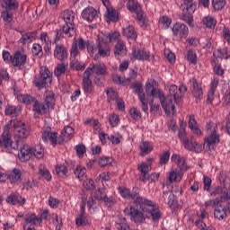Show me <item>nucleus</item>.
Here are the masks:
<instances>
[{"label":"nucleus","mask_w":230,"mask_h":230,"mask_svg":"<svg viewBox=\"0 0 230 230\" xmlns=\"http://www.w3.org/2000/svg\"><path fill=\"white\" fill-rule=\"evenodd\" d=\"M119 39H121V34H119V31H113V32H110L106 35L105 41L109 43V42H116V40H117V42H118L119 40H121Z\"/></svg>","instance_id":"obj_41"},{"label":"nucleus","mask_w":230,"mask_h":230,"mask_svg":"<svg viewBox=\"0 0 230 230\" xmlns=\"http://www.w3.org/2000/svg\"><path fill=\"white\" fill-rule=\"evenodd\" d=\"M178 136L181 141H182V143L188 139V137L186 134V124L181 125Z\"/></svg>","instance_id":"obj_49"},{"label":"nucleus","mask_w":230,"mask_h":230,"mask_svg":"<svg viewBox=\"0 0 230 230\" xmlns=\"http://www.w3.org/2000/svg\"><path fill=\"white\" fill-rule=\"evenodd\" d=\"M62 31H56V38L54 40V44H57L58 40H60V37L62 35H65L66 38L71 39L72 37H75L76 35V29L75 28V24L73 23H65L62 26Z\"/></svg>","instance_id":"obj_7"},{"label":"nucleus","mask_w":230,"mask_h":230,"mask_svg":"<svg viewBox=\"0 0 230 230\" xmlns=\"http://www.w3.org/2000/svg\"><path fill=\"white\" fill-rule=\"evenodd\" d=\"M83 87L84 93H92L93 92V81L86 80L83 81Z\"/></svg>","instance_id":"obj_59"},{"label":"nucleus","mask_w":230,"mask_h":230,"mask_svg":"<svg viewBox=\"0 0 230 230\" xmlns=\"http://www.w3.org/2000/svg\"><path fill=\"white\" fill-rule=\"evenodd\" d=\"M67 71V65L65 63L58 64L57 67L54 70L55 76H61V75H64Z\"/></svg>","instance_id":"obj_43"},{"label":"nucleus","mask_w":230,"mask_h":230,"mask_svg":"<svg viewBox=\"0 0 230 230\" xmlns=\"http://www.w3.org/2000/svg\"><path fill=\"white\" fill-rule=\"evenodd\" d=\"M196 226L197 227H199V229L200 230H215V227H213L212 226H208L206 225V223H204V221H202V219H198L196 221Z\"/></svg>","instance_id":"obj_51"},{"label":"nucleus","mask_w":230,"mask_h":230,"mask_svg":"<svg viewBox=\"0 0 230 230\" xmlns=\"http://www.w3.org/2000/svg\"><path fill=\"white\" fill-rule=\"evenodd\" d=\"M71 66L75 69V71H84L85 69V65L80 63V61L76 59H72Z\"/></svg>","instance_id":"obj_50"},{"label":"nucleus","mask_w":230,"mask_h":230,"mask_svg":"<svg viewBox=\"0 0 230 230\" xmlns=\"http://www.w3.org/2000/svg\"><path fill=\"white\" fill-rule=\"evenodd\" d=\"M48 218V210L41 213L40 217L35 216V214H28L25 217L26 224H31V226H40L42 220Z\"/></svg>","instance_id":"obj_11"},{"label":"nucleus","mask_w":230,"mask_h":230,"mask_svg":"<svg viewBox=\"0 0 230 230\" xmlns=\"http://www.w3.org/2000/svg\"><path fill=\"white\" fill-rule=\"evenodd\" d=\"M172 33L175 35V37L186 39L189 33L188 26H186L184 23L176 22L172 27Z\"/></svg>","instance_id":"obj_12"},{"label":"nucleus","mask_w":230,"mask_h":230,"mask_svg":"<svg viewBox=\"0 0 230 230\" xmlns=\"http://www.w3.org/2000/svg\"><path fill=\"white\" fill-rule=\"evenodd\" d=\"M97 49L100 57L105 58L111 56V45L107 41H103V40H99Z\"/></svg>","instance_id":"obj_17"},{"label":"nucleus","mask_w":230,"mask_h":230,"mask_svg":"<svg viewBox=\"0 0 230 230\" xmlns=\"http://www.w3.org/2000/svg\"><path fill=\"white\" fill-rule=\"evenodd\" d=\"M14 127V134L19 139H26L30 136V126L25 125L22 121L12 120V125Z\"/></svg>","instance_id":"obj_10"},{"label":"nucleus","mask_w":230,"mask_h":230,"mask_svg":"<svg viewBox=\"0 0 230 230\" xmlns=\"http://www.w3.org/2000/svg\"><path fill=\"white\" fill-rule=\"evenodd\" d=\"M132 88L134 89V93L138 95L142 111L144 112H148V101L146 100V95L143 93V84L135 83L132 85Z\"/></svg>","instance_id":"obj_9"},{"label":"nucleus","mask_w":230,"mask_h":230,"mask_svg":"<svg viewBox=\"0 0 230 230\" xmlns=\"http://www.w3.org/2000/svg\"><path fill=\"white\" fill-rule=\"evenodd\" d=\"M46 107L53 109L55 107V93L51 91H46L44 93V102Z\"/></svg>","instance_id":"obj_23"},{"label":"nucleus","mask_w":230,"mask_h":230,"mask_svg":"<svg viewBox=\"0 0 230 230\" xmlns=\"http://www.w3.org/2000/svg\"><path fill=\"white\" fill-rule=\"evenodd\" d=\"M6 201L8 204H13V206H15V204H19L20 206H24L26 204V199L22 198L20 195H10Z\"/></svg>","instance_id":"obj_26"},{"label":"nucleus","mask_w":230,"mask_h":230,"mask_svg":"<svg viewBox=\"0 0 230 230\" xmlns=\"http://www.w3.org/2000/svg\"><path fill=\"white\" fill-rule=\"evenodd\" d=\"M5 116H12L17 118L21 114V108L17 106H7L4 111Z\"/></svg>","instance_id":"obj_35"},{"label":"nucleus","mask_w":230,"mask_h":230,"mask_svg":"<svg viewBox=\"0 0 230 230\" xmlns=\"http://www.w3.org/2000/svg\"><path fill=\"white\" fill-rule=\"evenodd\" d=\"M190 83L192 84V87H193L192 94L196 98V100L202 98V94H203L202 87L199 85V83H197V80L192 79Z\"/></svg>","instance_id":"obj_31"},{"label":"nucleus","mask_w":230,"mask_h":230,"mask_svg":"<svg viewBox=\"0 0 230 230\" xmlns=\"http://www.w3.org/2000/svg\"><path fill=\"white\" fill-rule=\"evenodd\" d=\"M39 174L43 177V179H46V181H49L51 179V173H49V171H48V169L43 165L40 166Z\"/></svg>","instance_id":"obj_46"},{"label":"nucleus","mask_w":230,"mask_h":230,"mask_svg":"<svg viewBox=\"0 0 230 230\" xmlns=\"http://www.w3.org/2000/svg\"><path fill=\"white\" fill-rule=\"evenodd\" d=\"M2 19L7 26H12L13 24V14L8 10L2 12Z\"/></svg>","instance_id":"obj_39"},{"label":"nucleus","mask_w":230,"mask_h":230,"mask_svg":"<svg viewBox=\"0 0 230 230\" xmlns=\"http://www.w3.org/2000/svg\"><path fill=\"white\" fill-rule=\"evenodd\" d=\"M82 18L87 22H93V21L98 19V12L94 7H87L82 12Z\"/></svg>","instance_id":"obj_16"},{"label":"nucleus","mask_w":230,"mask_h":230,"mask_svg":"<svg viewBox=\"0 0 230 230\" xmlns=\"http://www.w3.org/2000/svg\"><path fill=\"white\" fill-rule=\"evenodd\" d=\"M171 161L177 164L178 168L180 169L178 171V177H180V179H182L184 173H186V172L190 170V166L186 164V158L184 156H181V155L173 154L171 157Z\"/></svg>","instance_id":"obj_8"},{"label":"nucleus","mask_w":230,"mask_h":230,"mask_svg":"<svg viewBox=\"0 0 230 230\" xmlns=\"http://www.w3.org/2000/svg\"><path fill=\"white\" fill-rule=\"evenodd\" d=\"M181 10H187V12H195L197 4L193 3V0H183V4L181 5Z\"/></svg>","instance_id":"obj_37"},{"label":"nucleus","mask_w":230,"mask_h":230,"mask_svg":"<svg viewBox=\"0 0 230 230\" xmlns=\"http://www.w3.org/2000/svg\"><path fill=\"white\" fill-rule=\"evenodd\" d=\"M111 159L109 156H102L98 160L99 166H102V167L111 164Z\"/></svg>","instance_id":"obj_58"},{"label":"nucleus","mask_w":230,"mask_h":230,"mask_svg":"<svg viewBox=\"0 0 230 230\" xmlns=\"http://www.w3.org/2000/svg\"><path fill=\"white\" fill-rule=\"evenodd\" d=\"M86 123L93 125V129L95 130V134L96 132H100V127H102V124H100V121L92 119L86 120Z\"/></svg>","instance_id":"obj_63"},{"label":"nucleus","mask_w":230,"mask_h":230,"mask_svg":"<svg viewBox=\"0 0 230 230\" xmlns=\"http://www.w3.org/2000/svg\"><path fill=\"white\" fill-rule=\"evenodd\" d=\"M33 156L36 159H42L44 157V148H42V146H36L31 148L28 145H24L20 149V153H18V157L21 161H30Z\"/></svg>","instance_id":"obj_3"},{"label":"nucleus","mask_w":230,"mask_h":230,"mask_svg":"<svg viewBox=\"0 0 230 230\" xmlns=\"http://www.w3.org/2000/svg\"><path fill=\"white\" fill-rule=\"evenodd\" d=\"M33 82L36 87H40L41 89L46 87V85L51 83V73H49V69L46 66H41L40 75H36Z\"/></svg>","instance_id":"obj_6"},{"label":"nucleus","mask_w":230,"mask_h":230,"mask_svg":"<svg viewBox=\"0 0 230 230\" xmlns=\"http://www.w3.org/2000/svg\"><path fill=\"white\" fill-rule=\"evenodd\" d=\"M54 57L58 60H60L61 62L64 60H66L67 58V49L64 47L62 44L56 45V48L54 49Z\"/></svg>","instance_id":"obj_18"},{"label":"nucleus","mask_w":230,"mask_h":230,"mask_svg":"<svg viewBox=\"0 0 230 230\" xmlns=\"http://www.w3.org/2000/svg\"><path fill=\"white\" fill-rule=\"evenodd\" d=\"M16 8H19V4L15 0H6L7 10H15Z\"/></svg>","instance_id":"obj_64"},{"label":"nucleus","mask_w":230,"mask_h":230,"mask_svg":"<svg viewBox=\"0 0 230 230\" xmlns=\"http://www.w3.org/2000/svg\"><path fill=\"white\" fill-rule=\"evenodd\" d=\"M132 58L135 60H150V52H146L145 49H134Z\"/></svg>","instance_id":"obj_22"},{"label":"nucleus","mask_w":230,"mask_h":230,"mask_svg":"<svg viewBox=\"0 0 230 230\" xmlns=\"http://www.w3.org/2000/svg\"><path fill=\"white\" fill-rule=\"evenodd\" d=\"M222 196L219 199L220 202H226V200H230V190L224 186L222 188Z\"/></svg>","instance_id":"obj_47"},{"label":"nucleus","mask_w":230,"mask_h":230,"mask_svg":"<svg viewBox=\"0 0 230 230\" xmlns=\"http://www.w3.org/2000/svg\"><path fill=\"white\" fill-rule=\"evenodd\" d=\"M158 98L164 111H165V114H168L169 116H173V114H175V103L177 101H175V99H172V96H164V92H160Z\"/></svg>","instance_id":"obj_5"},{"label":"nucleus","mask_w":230,"mask_h":230,"mask_svg":"<svg viewBox=\"0 0 230 230\" xmlns=\"http://www.w3.org/2000/svg\"><path fill=\"white\" fill-rule=\"evenodd\" d=\"M61 16L65 21V24H75V12L66 10L62 13Z\"/></svg>","instance_id":"obj_30"},{"label":"nucleus","mask_w":230,"mask_h":230,"mask_svg":"<svg viewBox=\"0 0 230 230\" xmlns=\"http://www.w3.org/2000/svg\"><path fill=\"white\" fill-rule=\"evenodd\" d=\"M136 207H127L124 209L125 215L130 217L131 220L136 224H143L146 218H152L153 222H159L161 218V212L154 204V201L145 199L137 198L134 200Z\"/></svg>","instance_id":"obj_1"},{"label":"nucleus","mask_w":230,"mask_h":230,"mask_svg":"<svg viewBox=\"0 0 230 230\" xmlns=\"http://www.w3.org/2000/svg\"><path fill=\"white\" fill-rule=\"evenodd\" d=\"M169 93L170 94L168 96H171V98L175 102H177L179 98H182V94H181L178 85L172 84L169 88Z\"/></svg>","instance_id":"obj_34"},{"label":"nucleus","mask_w":230,"mask_h":230,"mask_svg":"<svg viewBox=\"0 0 230 230\" xmlns=\"http://www.w3.org/2000/svg\"><path fill=\"white\" fill-rule=\"evenodd\" d=\"M105 93L110 100H116L118 98V92L112 88L106 89Z\"/></svg>","instance_id":"obj_60"},{"label":"nucleus","mask_w":230,"mask_h":230,"mask_svg":"<svg viewBox=\"0 0 230 230\" xmlns=\"http://www.w3.org/2000/svg\"><path fill=\"white\" fill-rule=\"evenodd\" d=\"M56 173L58 177H67V167L66 165H58L56 167Z\"/></svg>","instance_id":"obj_48"},{"label":"nucleus","mask_w":230,"mask_h":230,"mask_svg":"<svg viewBox=\"0 0 230 230\" xmlns=\"http://www.w3.org/2000/svg\"><path fill=\"white\" fill-rule=\"evenodd\" d=\"M127 6L130 12H139V3L137 1L128 3Z\"/></svg>","instance_id":"obj_61"},{"label":"nucleus","mask_w":230,"mask_h":230,"mask_svg":"<svg viewBox=\"0 0 230 230\" xmlns=\"http://www.w3.org/2000/svg\"><path fill=\"white\" fill-rule=\"evenodd\" d=\"M183 146L186 150H189L190 152H195L196 154H200L202 152V146L197 143V141L193 140L191 138H187L183 141Z\"/></svg>","instance_id":"obj_14"},{"label":"nucleus","mask_w":230,"mask_h":230,"mask_svg":"<svg viewBox=\"0 0 230 230\" xmlns=\"http://www.w3.org/2000/svg\"><path fill=\"white\" fill-rule=\"evenodd\" d=\"M10 127H12V120L4 126V132L0 137V150L6 152V154H15L19 148V145L17 142L12 140Z\"/></svg>","instance_id":"obj_2"},{"label":"nucleus","mask_w":230,"mask_h":230,"mask_svg":"<svg viewBox=\"0 0 230 230\" xmlns=\"http://www.w3.org/2000/svg\"><path fill=\"white\" fill-rule=\"evenodd\" d=\"M146 93L147 96H152V98H159V94L163 93V91L157 89L155 85H154V82L147 83L146 86Z\"/></svg>","instance_id":"obj_24"},{"label":"nucleus","mask_w":230,"mask_h":230,"mask_svg":"<svg viewBox=\"0 0 230 230\" xmlns=\"http://www.w3.org/2000/svg\"><path fill=\"white\" fill-rule=\"evenodd\" d=\"M109 123L111 127H118V123H119V117L116 114L110 115Z\"/></svg>","instance_id":"obj_57"},{"label":"nucleus","mask_w":230,"mask_h":230,"mask_svg":"<svg viewBox=\"0 0 230 230\" xmlns=\"http://www.w3.org/2000/svg\"><path fill=\"white\" fill-rule=\"evenodd\" d=\"M75 224L78 227H80V226H87V224H89V221H87V217H85L84 215H80L75 219Z\"/></svg>","instance_id":"obj_55"},{"label":"nucleus","mask_w":230,"mask_h":230,"mask_svg":"<svg viewBox=\"0 0 230 230\" xmlns=\"http://www.w3.org/2000/svg\"><path fill=\"white\" fill-rule=\"evenodd\" d=\"M22 172L20 169L14 168L9 174V181L11 184H15V182H20L22 181Z\"/></svg>","instance_id":"obj_28"},{"label":"nucleus","mask_w":230,"mask_h":230,"mask_svg":"<svg viewBox=\"0 0 230 230\" xmlns=\"http://www.w3.org/2000/svg\"><path fill=\"white\" fill-rule=\"evenodd\" d=\"M35 32H27L22 35L20 40L21 42H22V44H31V42H33V40H35Z\"/></svg>","instance_id":"obj_40"},{"label":"nucleus","mask_w":230,"mask_h":230,"mask_svg":"<svg viewBox=\"0 0 230 230\" xmlns=\"http://www.w3.org/2000/svg\"><path fill=\"white\" fill-rule=\"evenodd\" d=\"M122 35L128 40H137V32H136V29L132 25L123 28Z\"/></svg>","instance_id":"obj_20"},{"label":"nucleus","mask_w":230,"mask_h":230,"mask_svg":"<svg viewBox=\"0 0 230 230\" xmlns=\"http://www.w3.org/2000/svg\"><path fill=\"white\" fill-rule=\"evenodd\" d=\"M116 225L115 227L118 230H128V224L127 223V218L123 216H117L116 217Z\"/></svg>","instance_id":"obj_27"},{"label":"nucleus","mask_w":230,"mask_h":230,"mask_svg":"<svg viewBox=\"0 0 230 230\" xmlns=\"http://www.w3.org/2000/svg\"><path fill=\"white\" fill-rule=\"evenodd\" d=\"M139 148L141 150V155H146L150 154L152 150H154V146L152 145V143L145 141L140 144Z\"/></svg>","instance_id":"obj_36"},{"label":"nucleus","mask_w":230,"mask_h":230,"mask_svg":"<svg viewBox=\"0 0 230 230\" xmlns=\"http://www.w3.org/2000/svg\"><path fill=\"white\" fill-rule=\"evenodd\" d=\"M159 22L164 24L165 30H168V28H170V24H172V19H170L168 16H163L160 18Z\"/></svg>","instance_id":"obj_62"},{"label":"nucleus","mask_w":230,"mask_h":230,"mask_svg":"<svg viewBox=\"0 0 230 230\" xmlns=\"http://www.w3.org/2000/svg\"><path fill=\"white\" fill-rule=\"evenodd\" d=\"M129 114L132 119H136L137 121L138 119H141V111L137 110V108H131L129 111Z\"/></svg>","instance_id":"obj_56"},{"label":"nucleus","mask_w":230,"mask_h":230,"mask_svg":"<svg viewBox=\"0 0 230 230\" xmlns=\"http://www.w3.org/2000/svg\"><path fill=\"white\" fill-rule=\"evenodd\" d=\"M187 60L194 66L197 65V54L193 50H189L187 53Z\"/></svg>","instance_id":"obj_52"},{"label":"nucleus","mask_w":230,"mask_h":230,"mask_svg":"<svg viewBox=\"0 0 230 230\" xmlns=\"http://www.w3.org/2000/svg\"><path fill=\"white\" fill-rule=\"evenodd\" d=\"M191 13H193V12H190L186 9L182 10L180 16L181 21H184L189 26H193V15Z\"/></svg>","instance_id":"obj_33"},{"label":"nucleus","mask_w":230,"mask_h":230,"mask_svg":"<svg viewBox=\"0 0 230 230\" xmlns=\"http://www.w3.org/2000/svg\"><path fill=\"white\" fill-rule=\"evenodd\" d=\"M217 143H220V137L217 131H213L208 137L205 138L204 147L206 150H212Z\"/></svg>","instance_id":"obj_13"},{"label":"nucleus","mask_w":230,"mask_h":230,"mask_svg":"<svg viewBox=\"0 0 230 230\" xmlns=\"http://www.w3.org/2000/svg\"><path fill=\"white\" fill-rule=\"evenodd\" d=\"M212 4L214 10H222L226 6V0H213Z\"/></svg>","instance_id":"obj_54"},{"label":"nucleus","mask_w":230,"mask_h":230,"mask_svg":"<svg viewBox=\"0 0 230 230\" xmlns=\"http://www.w3.org/2000/svg\"><path fill=\"white\" fill-rule=\"evenodd\" d=\"M11 64L14 67H21V66H24L26 64V55L21 50L16 51L13 58H11Z\"/></svg>","instance_id":"obj_15"},{"label":"nucleus","mask_w":230,"mask_h":230,"mask_svg":"<svg viewBox=\"0 0 230 230\" xmlns=\"http://www.w3.org/2000/svg\"><path fill=\"white\" fill-rule=\"evenodd\" d=\"M127 55V45L123 40L117 41L114 48V56L116 58H121V57H125Z\"/></svg>","instance_id":"obj_19"},{"label":"nucleus","mask_w":230,"mask_h":230,"mask_svg":"<svg viewBox=\"0 0 230 230\" xmlns=\"http://www.w3.org/2000/svg\"><path fill=\"white\" fill-rule=\"evenodd\" d=\"M101 1L104 4V6L107 8L108 19L112 21V22H117V21H118V13H116L113 9L109 7V6H111V3L109 2V0H101Z\"/></svg>","instance_id":"obj_25"},{"label":"nucleus","mask_w":230,"mask_h":230,"mask_svg":"<svg viewBox=\"0 0 230 230\" xmlns=\"http://www.w3.org/2000/svg\"><path fill=\"white\" fill-rule=\"evenodd\" d=\"M74 132L75 129H73L71 126L65 127L62 140L58 141L59 145H62L64 141H67L69 139V136H73Z\"/></svg>","instance_id":"obj_38"},{"label":"nucleus","mask_w":230,"mask_h":230,"mask_svg":"<svg viewBox=\"0 0 230 230\" xmlns=\"http://www.w3.org/2000/svg\"><path fill=\"white\" fill-rule=\"evenodd\" d=\"M17 100L20 102V103H25V105H31L32 103V111L35 112V114H48V111H49L48 106H46L44 103L37 102V99L31 95L19 94L17 96Z\"/></svg>","instance_id":"obj_4"},{"label":"nucleus","mask_w":230,"mask_h":230,"mask_svg":"<svg viewBox=\"0 0 230 230\" xmlns=\"http://www.w3.org/2000/svg\"><path fill=\"white\" fill-rule=\"evenodd\" d=\"M31 51L34 57H42V47L40 44L34 43Z\"/></svg>","instance_id":"obj_53"},{"label":"nucleus","mask_w":230,"mask_h":230,"mask_svg":"<svg viewBox=\"0 0 230 230\" xmlns=\"http://www.w3.org/2000/svg\"><path fill=\"white\" fill-rule=\"evenodd\" d=\"M92 70H93V73H95V75H101L102 76H105L107 75V66H105V64L103 63L93 64L92 66Z\"/></svg>","instance_id":"obj_32"},{"label":"nucleus","mask_w":230,"mask_h":230,"mask_svg":"<svg viewBox=\"0 0 230 230\" xmlns=\"http://www.w3.org/2000/svg\"><path fill=\"white\" fill-rule=\"evenodd\" d=\"M105 197H107V194L105 193V189H99L98 190H95L93 194V198L95 199V200H103Z\"/></svg>","instance_id":"obj_44"},{"label":"nucleus","mask_w":230,"mask_h":230,"mask_svg":"<svg viewBox=\"0 0 230 230\" xmlns=\"http://www.w3.org/2000/svg\"><path fill=\"white\" fill-rule=\"evenodd\" d=\"M203 24L207 26V28L213 30L215 29V26H217V20L212 16H206L203 18Z\"/></svg>","instance_id":"obj_42"},{"label":"nucleus","mask_w":230,"mask_h":230,"mask_svg":"<svg viewBox=\"0 0 230 230\" xmlns=\"http://www.w3.org/2000/svg\"><path fill=\"white\" fill-rule=\"evenodd\" d=\"M214 216L215 218H217V220H224V218L227 217V208H226V207H222V205H219L217 208H215Z\"/></svg>","instance_id":"obj_29"},{"label":"nucleus","mask_w":230,"mask_h":230,"mask_svg":"<svg viewBox=\"0 0 230 230\" xmlns=\"http://www.w3.org/2000/svg\"><path fill=\"white\" fill-rule=\"evenodd\" d=\"M86 172L87 171H86V169L84 167L78 166L74 171V173L77 177V179H79V181H82L85 177V172Z\"/></svg>","instance_id":"obj_45"},{"label":"nucleus","mask_w":230,"mask_h":230,"mask_svg":"<svg viewBox=\"0 0 230 230\" xmlns=\"http://www.w3.org/2000/svg\"><path fill=\"white\" fill-rule=\"evenodd\" d=\"M137 170L140 172L139 181L146 182V177L150 173V164L142 163L138 165Z\"/></svg>","instance_id":"obj_21"}]
</instances>
